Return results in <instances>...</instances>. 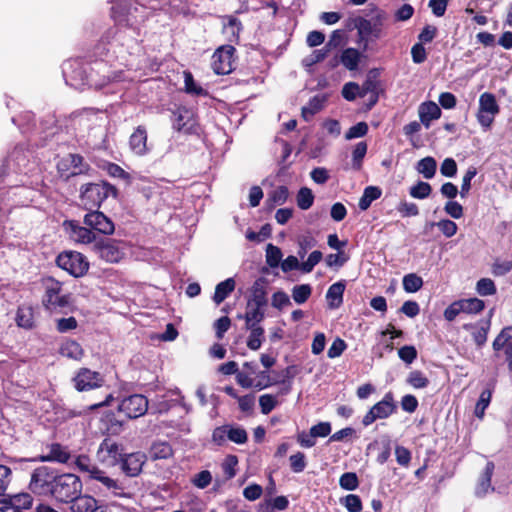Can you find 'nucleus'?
Masks as SVG:
<instances>
[{
  "mask_svg": "<svg viewBox=\"0 0 512 512\" xmlns=\"http://www.w3.org/2000/svg\"><path fill=\"white\" fill-rule=\"evenodd\" d=\"M30 490L37 495L50 496L61 503H70L82 493V481L73 473L40 466L31 474Z\"/></svg>",
  "mask_w": 512,
  "mask_h": 512,
  "instance_id": "1",
  "label": "nucleus"
},
{
  "mask_svg": "<svg viewBox=\"0 0 512 512\" xmlns=\"http://www.w3.org/2000/svg\"><path fill=\"white\" fill-rule=\"evenodd\" d=\"M44 293L41 298L42 306L49 313L67 314L74 311V299L70 292H65L63 283L53 277L42 280Z\"/></svg>",
  "mask_w": 512,
  "mask_h": 512,
  "instance_id": "2",
  "label": "nucleus"
},
{
  "mask_svg": "<svg viewBox=\"0 0 512 512\" xmlns=\"http://www.w3.org/2000/svg\"><path fill=\"white\" fill-rule=\"evenodd\" d=\"M118 189L107 181L89 182L81 185L79 189V201L81 207L88 211L99 209L102 203L109 197L117 198Z\"/></svg>",
  "mask_w": 512,
  "mask_h": 512,
  "instance_id": "3",
  "label": "nucleus"
},
{
  "mask_svg": "<svg viewBox=\"0 0 512 512\" xmlns=\"http://www.w3.org/2000/svg\"><path fill=\"white\" fill-rule=\"evenodd\" d=\"M371 12L374 13L371 19L357 17L355 19V27L361 41L364 42L363 50L368 48V42L378 40L382 37V27L387 19L385 11L380 10L376 5H371Z\"/></svg>",
  "mask_w": 512,
  "mask_h": 512,
  "instance_id": "4",
  "label": "nucleus"
},
{
  "mask_svg": "<svg viewBox=\"0 0 512 512\" xmlns=\"http://www.w3.org/2000/svg\"><path fill=\"white\" fill-rule=\"evenodd\" d=\"M56 264L75 278L86 275L90 267L86 256L77 251L61 252L56 258Z\"/></svg>",
  "mask_w": 512,
  "mask_h": 512,
  "instance_id": "5",
  "label": "nucleus"
},
{
  "mask_svg": "<svg viewBox=\"0 0 512 512\" xmlns=\"http://www.w3.org/2000/svg\"><path fill=\"white\" fill-rule=\"evenodd\" d=\"M121 241L112 238H98L91 250L101 260L108 263H118L124 258V250L120 246Z\"/></svg>",
  "mask_w": 512,
  "mask_h": 512,
  "instance_id": "6",
  "label": "nucleus"
},
{
  "mask_svg": "<svg viewBox=\"0 0 512 512\" xmlns=\"http://www.w3.org/2000/svg\"><path fill=\"white\" fill-rule=\"evenodd\" d=\"M236 49L234 46L226 44L218 47L211 61V68L217 75H228L235 69Z\"/></svg>",
  "mask_w": 512,
  "mask_h": 512,
  "instance_id": "7",
  "label": "nucleus"
},
{
  "mask_svg": "<svg viewBox=\"0 0 512 512\" xmlns=\"http://www.w3.org/2000/svg\"><path fill=\"white\" fill-rule=\"evenodd\" d=\"M172 126L177 132L186 135L199 134L200 126L196 113L185 106L177 107L173 112Z\"/></svg>",
  "mask_w": 512,
  "mask_h": 512,
  "instance_id": "8",
  "label": "nucleus"
},
{
  "mask_svg": "<svg viewBox=\"0 0 512 512\" xmlns=\"http://www.w3.org/2000/svg\"><path fill=\"white\" fill-rule=\"evenodd\" d=\"M396 411L397 404L394 400V396L391 392H388L381 401L375 403L363 416L362 424L364 427H368L377 420L387 419Z\"/></svg>",
  "mask_w": 512,
  "mask_h": 512,
  "instance_id": "9",
  "label": "nucleus"
},
{
  "mask_svg": "<svg viewBox=\"0 0 512 512\" xmlns=\"http://www.w3.org/2000/svg\"><path fill=\"white\" fill-rule=\"evenodd\" d=\"M83 224L88 226L95 234L110 236L115 232L113 220L99 209L88 210L83 217Z\"/></svg>",
  "mask_w": 512,
  "mask_h": 512,
  "instance_id": "10",
  "label": "nucleus"
},
{
  "mask_svg": "<svg viewBox=\"0 0 512 512\" xmlns=\"http://www.w3.org/2000/svg\"><path fill=\"white\" fill-rule=\"evenodd\" d=\"M500 112V107L493 93L484 92L479 97V109L477 120L484 128H490L495 116Z\"/></svg>",
  "mask_w": 512,
  "mask_h": 512,
  "instance_id": "11",
  "label": "nucleus"
},
{
  "mask_svg": "<svg viewBox=\"0 0 512 512\" xmlns=\"http://www.w3.org/2000/svg\"><path fill=\"white\" fill-rule=\"evenodd\" d=\"M148 409V400L141 394H133L124 398L118 405L119 412L127 418L134 419L143 416Z\"/></svg>",
  "mask_w": 512,
  "mask_h": 512,
  "instance_id": "12",
  "label": "nucleus"
},
{
  "mask_svg": "<svg viewBox=\"0 0 512 512\" xmlns=\"http://www.w3.org/2000/svg\"><path fill=\"white\" fill-rule=\"evenodd\" d=\"M62 226L69 238L77 243L94 245L98 239L88 226H81L77 220H64Z\"/></svg>",
  "mask_w": 512,
  "mask_h": 512,
  "instance_id": "13",
  "label": "nucleus"
},
{
  "mask_svg": "<svg viewBox=\"0 0 512 512\" xmlns=\"http://www.w3.org/2000/svg\"><path fill=\"white\" fill-rule=\"evenodd\" d=\"M97 453L102 462L110 465L119 463L124 455L122 446L111 438H105L101 442Z\"/></svg>",
  "mask_w": 512,
  "mask_h": 512,
  "instance_id": "14",
  "label": "nucleus"
},
{
  "mask_svg": "<svg viewBox=\"0 0 512 512\" xmlns=\"http://www.w3.org/2000/svg\"><path fill=\"white\" fill-rule=\"evenodd\" d=\"M147 457L143 452L124 454L120 460L121 470L129 477L138 476L145 464Z\"/></svg>",
  "mask_w": 512,
  "mask_h": 512,
  "instance_id": "15",
  "label": "nucleus"
},
{
  "mask_svg": "<svg viewBox=\"0 0 512 512\" xmlns=\"http://www.w3.org/2000/svg\"><path fill=\"white\" fill-rule=\"evenodd\" d=\"M147 141L148 133L146 127L143 125L137 126L129 137L130 151L139 157L147 155L150 151Z\"/></svg>",
  "mask_w": 512,
  "mask_h": 512,
  "instance_id": "16",
  "label": "nucleus"
},
{
  "mask_svg": "<svg viewBox=\"0 0 512 512\" xmlns=\"http://www.w3.org/2000/svg\"><path fill=\"white\" fill-rule=\"evenodd\" d=\"M78 391H86L101 386L102 378L98 372L83 368L73 379Z\"/></svg>",
  "mask_w": 512,
  "mask_h": 512,
  "instance_id": "17",
  "label": "nucleus"
},
{
  "mask_svg": "<svg viewBox=\"0 0 512 512\" xmlns=\"http://www.w3.org/2000/svg\"><path fill=\"white\" fill-rule=\"evenodd\" d=\"M267 285L268 281L264 277L256 279L251 287L250 296L247 300V306H267Z\"/></svg>",
  "mask_w": 512,
  "mask_h": 512,
  "instance_id": "18",
  "label": "nucleus"
},
{
  "mask_svg": "<svg viewBox=\"0 0 512 512\" xmlns=\"http://www.w3.org/2000/svg\"><path fill=\"white\" fill-rule=\"evenodd\" d=\"M70 503L72 512H104L97 500L90 495L80 494Z\"/></svg>",
  "mask_w": 512,
  "mask_h": 512,
  "instance_id": "19",
  "label": "nucleus"
},
{
  "mask_svg": "<svg viewBox=\"0 0 512 512\" xmlns=\"http://www.w3.org/2000/svg\"><path fill=\"white\" fill-rule=\"evenodd\" d=\"M418 112L420 121L426 128L430 127L432 120H436L441 117V109L433 101L423 102L419 106Z\"/></svg>",
  "mask_w": 512,
  "mask_h": 512,
  "instance_id": "20",
  "label": "nucleus"
},
{
  "mask_svg": "<svg viewBox=\"0 0 512 512\" xmlns=\"http://www.w3.org/2000/svg\"><path fill=\"white\" fill-rule=\"evenodd\" d=\"M494 469H495L494 463L492 461H488L486 463V466H485L483 472L481 473V475L478 479V483L475 488V494L478 497H483L487 494V492L489 490H493V488L491 487V478H492Z\"/></svg>",
  "mask_w": 512,
  "mask_h": 512,
  "instance_id": "21",
  "label": "nucleus"
},
{
  "mask_svg": "<svg viewBox=\"0 0 512 512\" xmlns=\"http://www.w3.org/2000/svg\"><path fill=\"white\" fill-rule=\"evenodd\" d=\"M327 95L318 94L313 96L307 106L302 107L301 116L306 121L309 122L315 114L320 112L327 102Z\"/></svg>",
  "mask_w": 512,
  "mask_h": 512,
  "instance_id": "22",
  "label": "nucleus"
},
{
  "mask_svg": "<svg viewBox=\"0 0 512 512\" xmlns=\"http://www.w3.org/2000/svg\"><path fill=\"white\" fill-rule=\"evenodd\" d=\"M346 288V283L344 280H340L334 284H332L326 293V298L328 301V306L331 309L339 308L343 303V294Z\"/></svg>",
  "mask_w": 512,
  "mask_h": 512,
  "instance_id": "23",
  "label": "nucleus"
},
{
  "mask_svg": "<svg viewBox=\"0 0 512 512\" xmlns=\"http://www.w3.org/2000/svg\"><path fill=\"white\" fill-rule=\"evenodd\" d=\"M1 504L9 505L16 510H28L31 508L33 498L29 493H19L14 495L5 494V500L0 501Z\"/></svg>",
  "mask_w": 512,
  "mask_h": 512,
  "instance_id": "24",
  "label": "nucleus"
},
{
  "mask_svg": "<svg viewBox=\"0 0 512 512\" xmlns=\"http://www.w3.org/2000/svg\"><path fill=\"white\" fill-rule=\"evenodd\" d=\"M70 459V453L65 447L58 443H54L50 446L49 453L47 455L40 456L42 462H59L67 463Z\"/></svg>",
  "mask_w": 512,
  "mask_h": 512,
  "instance_id": "25",
  "label": "nucleus"
},
{
  "mask_svg": "<svg viewBox=\"0 0 512 512\" xmlns=\"http://www.w3.org/2000/svg\"><path fill=\"white\" fill-rule=\"evenodd\" d=\"M235 280L228 278L216 285L213 295V301L219 305L221 304L235 289Z\"/></svg>",
  "mask_w": 512,
  "mask_h": 512,
  "instance_id": "26",
  "label": "nucleus"
},
{
  "mask_svg": "<svg viewBox=\"0 0 512 512\" xmlns=\"http://www.w3.org/2000/svg\"><path fill=\"white\" fill-rule=\"evenodd\" d=\"M70 166L73 168V171L67 176H76V175H88L91 167L88 163L84 161V157L80 154L70 153L67 155Z\"/></svg>",
  "mask_w": 512,
  "mask_h": 512,
  "instance_id": "27",
  "label": "nucleus"
},
{
  "mask_svg": "<svg viewBox=\"0 0 512 512\" xmlns=\"http://www.w3.org/2000/svg\"><path fill=\"white\" fill-rule=\"evenodd\" d=\"M152 460L168 459L173 456V449L166 441L154 442L149 450Z\"/></svg>",
  "mask_w": 512,
  "mask_h": 512,
  "instance_id": "28",
  "label": "nucleus"
},
{
  "mask_svg": "<svg viewBox=\"0 0 512 512\" xmlns=\"http://www.w3.org/2000/svg\"><path fill=\"white\" fill-rule=\"evenodd\" d=\"M381 195H382V190L378 186H367L364 189L361 198L359 199V202H358L359 209L362 211L367 210L371 206V203L373 201L379 199L381 197Z\"/></svg>",
  "mask_w": 512,
  "mask_h": 512,
  "instance_id": "29",
  "label": "nucleus"
},
{
  "mask_svg": "<svg viewBox=\"0 0 512 512\" xmlns=\"http://www.w3.org/2000/svg\"><path fill=\"white\" fill-rule=\"evenodd\" d=\"M505 347V352H512V326L504 327L493 341V349L495 351H499Z\"/></svg>",
  "mask_w": 512,
  "mask_h": 512,
  "instance_id": "30",
  "label": "nucleus"
},
{
  "mask_svg": "<svg viewBox=\"0 0 512 512\" xmlns=\"http://www.w3.org/2000/svg\"><path fill=\"white\" fill-rule=\"evenodd\" d=\"M289 196V190L286 186L281 185L271 191L266 200V205L273 209L276 205H283Z\"/></svg>",
  "mask_w": 512,
  "mask_h": 512,
  "instance_id": "31",
  "label": "nucleus"
},
{
  "mask_svg": "<svg viewBox=\"0 0 512 512\" xmlns=\"http://www.w3.org/2000/svg\"><path fill=\"white\" fill-rule=\"evenodd\" d=\"M266 306H247L246 307V313H245V322L247 327H253L258 326V324L264 319L265 317V309Z\"/></svg>",
  "mask_w": 512,
  "mask_h": 512,
  "instance_id": "32",
  "label": "nucleus"
},
{
  "mask_svg": "<svg viewBox=\"0 0 512 512\" xmlns=\"http://www.w3.org/2000/svg\"><path fill=\"white\" fill-rule=\"evenodd\" d=\"M17 325L25 329H31L34 326L33 308L30 306L19 307L16 316Z\"/></svg>",
  "mask_w": 512,
  "mask_h": 512,
  "instance_id": "33",
  "label": "nucleus"
},
{
  "mask_svg": "<svg viewBox=\"0 0 512 512\" xmlns=\"http://www.w3.org/2000/svg\"><path fill=\"white\" fill-rule=\"evenodd\" d=\"M436 169L437 162L431 156L424 157L417 163L418 172L421 173L426 179L433 178L436 173Z\"/></svg>",
  "mask_w": 512,
  "mask_h": 512,
  "instance_id": "34",
  "label": "nucleus"
},
{
  "mask_svg": "<svg viewBox=\"0 0 512 512\" xmlns=\"http://www.w3.org/2000/svg\"><path fill=\"white\" fill-rule=\"evenodd\" d=\"M361 54L355 48H347L341 54V62L348 70H355L358 67Z\"/></svg>",
  "mask_w": 512,
  "mask_h": 512,
  "instance_id": "35",
  "label": "nucleus"
},
{
  "mask_svg": "<svg viewBox=\"0 0 512 512\" xmlns=\"http://www.w3.org/2000/svg\"><path fill=\"white\" fill-rule=\"evenodd\" d=\"M402 284L407 293H415L422 288L423 279L415 273H409L403 277Z\"/></svg>",
  "mask_w": 512,
  "mask_h": 512,
  "instance_id": "36",
  "label": "nucleus"
},
{
  "mask_svg": "<svg viewBox=\"0 0 512 512\" xmlns=\"http://www.w3.org/2000/svg\"><path fill=\"white\" fill-rule=\"evenodd\" d=\"M297 206L301 210H308L314 202V195L310 188L302 187L299 189L296 196Z\"/></svg>",
  "mask_w": 512,
  "mask_h": 512,
  "instance_id": "37",
  "label": "nucleus"
},
{
  "mask_svg": "<svg viewBox=\"0 0 512 512\" xmlns=\"http://www.w3.org/2000/svg\"><path fill=\"white\" fill-rule=\"evenodd\" d=\"M312 294V287L310 284L295 285L292 288V298L297 304L305 303Z\"/></svg>",
  "mask_w": 512,
  "mask_h": 512,
  "instance_id": "38",
  "label": "nucleus"
},
{
  "mask_svg": "<svg viewBox=\"0 0 512 512\" xmlns=\"http://www.w3.org/2000/svg\"><path fill=\"white\" fill-rule=\"evenodd\" d=\"M282 251L279 247L269 243L266 247V263L271 268H276L282 260Z\"/></svg>",
  "mask_w": 512,
  "mask_h": 512,
  "instance_id": "39",
  "label": "nucleus"
},
{
  "mask_svg": "<svg viewBox=\"0 0 512 512\" xmlns=\"http://www.w3.org/2000/svg\"><path fill=\"white\" fill-rule=\"evenodd\" d=\"M251 330L247 340V346L251 350H257L260 348L262 338L264 335V329L260 326L247 327Z\"/></svg>",
  "mask_w": 512,
  "mask_h": 512,
  "instance_id": "40",
  "label": "nucleus"
},
{
  "mask_svg": "<svg viewBox=\"0 0 512 512\" xmlns=\"http://www.w3.org/2000/svg\"><path fill=\"white\" fill-rule=\"evenodd\" d=\"M367 143L365 141L358 142L352 152V163L355 170H359L362 166V161L367 153Z\"/></svg>",
  "mask_w": 512,
  "mask_h": 512,
  "instance_id": "41",
  "label": "nucleus"
},
{
  "mask_svg": "<svg viewBox=\"0 0 512 512\" xmlns=\"http://www.w3.org/2000/svg\"><path fill=\"white\" fill-rule=\"evenodd\" d=\"M228 22L224 25V30L230 32V41H238L240 32L243 29L241 21L234 16H227Z\"/></svg>",
  "mask_w": 512,
  "mask_h": 512,
  "instance_id": "42",
  "label": "nucleus"
},
{
  "mask_svg": "<svg viewBox=\"0 0 512 512\" xmlns=\"http://www.w3.org/2000/svg\"><path fill=\"white\" fill-rule=\"evenodd\" d=\"M492 397V391L490 389H485L480 394L479 400L476 403L474 414L478 418H483L484 413L488 405L490 404Z\"/></svg>",
  "mask_w": 512,
  "mask_h": 512,
  "instance_id": "43",
  "label": "nucleus"
},
{
  "mask_svg": "<svg viewBox=\"0 0 512 512\" xmlns=\"http://www.w3.org/2000/svg\"><path fill=\"white\" fill-rule=\"evenodd\" d=\"M476 291L480 296H490L497 292L494 281L490 278H481L476 283Z\"/></svg>",
  "mask_w": 512,
  "mask_h": 512,
  "instance_id": "44",
  "label": "nucleus"
},
{
  "mask_svg": "<svg viewBox=\"0 0 512 512\" xmlns=\"http://www.w3.org/2000/svg\"><path fill=\"white\" fill-rule=\"evenodd\" d=\"M462 306V312L479 313L485 308V303L479 298H469L459 301Z\"/></svg>",
  "mask_w": 512,
  "mask_h": 512,
  "instance_id": "45",
  "label": "nucleus"
},
{
  "mask_svg": "<svg viewBox=\"0 0 512 512\" xmlns=\"http://www.w3.org/2000/svg\"><path fill=\"white\" fill-rule=\"evenodd\" d=\"M432 192V187L428 182L418 181V183L410 188L409 194L416 199H425Z\"/></svg>",
  "mask_w": 512,
  "mask_h": 512,
  "instance_id": "46",
  "label": "nucleus"
},
{
  "mask_svg": "<svg viewBox=\"0 0 512 512\" xmlns=\"http://www.w3.org/2000/svg\"><path fill=\"white\" fill-rule=\"evenodd\" d=\"M339 485L342 489L347 491H354L359 487V480L354 472H346L341 475Z\"/></svg>",
  "mask_w": 512,
  "mask_h": 512,
  "instance_id": "47",
  "label": "nucleus"
},
{
  "mask_svg": "<svg viewBox=\"0 0 512 512\" xmlns=\"http://www.w3.org/2000/svg\"><path fill=\"white\" fill-rule=\"evenodd\" d=\"M12 471L5 465H0V501L5 500V491L11 482Z\"/></svg>",
  "mask_w": 512,
  "mask_h": 512,
  "instance_id": "48",
  "label": "nucleus"
},
{
  "mask_svg": "<svg viewBox=\"0 0 512 512\" xmlns=\"http://www.w3.org/2000/svg\"><path fill=\"white\" fill-rule=\"evenodd\" d=\"M298 244L299 249L297 254L299 257L303 258L307 254L308 250L317 245V240L310 234L302 235L299 237Z\"/></svg>",
  "mask_w": 512,
  "mask_h": 512,
  "instance_id": "49",
  "label": "nucleus"
},
{
  "mask_svg": "<svg viewBox=\"0 0 512 512\" xmlns=\"http://www.w3.org/2000/svg\"><path fill=\"white\" fill-rule=\"evenodd\" d=\"M323 254L319 250H315L310 253L308 259L301 263V271L303 273H310L314 267L322 260Z\"/></svg>",
  "mask_w": 512,
  "mask_h": 512,
  "instance_id": "50",
  "label": "nucleus"
},
{
  "mask_svg": "<svg viewBox=\"0 0 512 512\" xmlns=\"http://www.w3.org/2000/svg\"><path fill=\"white\" fill-rule=\"evenodd\" d=\"M341 503L349 512H361L362 501L356 494H349L341 499Z\"/></svg>",
  "mask_w": 512,
  "mask_h": 512,
  "instance_id": "51",
  "label": "nucleus"
},
{
  "mask_svg": "<svg viewBox=\"0 0 512 512\" xmlns=\"http://www.w3.org/2000/svg\"><path fill=\"white\" fill-rule=\"evenodd\" d=\"M278 404L277 396L271 394L261 395L259 405L261 412L265 415L269 414Z\"/></svg>",
  "mask_w": 512,
  "mask_h": 512,
  "instance_id": "52",
  "label": "nucleus"
},
{
  "mask_svg": "<svg viewBox=\"0 0 512 512\" xmlns=\"http://www.w3.org/2000/svg\"><path fill=\"white\" fill-rule=\"evenodd\" d=\"M369 127L368 124L364 121L358 122L357 124L351 126L345 134V138L347 140L360 138L365 136L368 133Z\"/></svg>",
  "mask_w": 512,
  "mask_h": 512,
  "instance_id": "53",
  "label": "nucleus"
},
{
  "mask_svg": "<svg viewBox=\"0 0 512 512\" xmlns=\"http://www.w3.org/2000/svg\"><path fill=\"white\" fill-rule=\"evenodd\" d=\"M228 439L236 444H244L248 440L247 432L242 427L229 426Z\"/></svg>",
  "mask_w": 512,
  "mask_h": 512,
  "instance_id": "54",
  "label": "nucleus"
},
{
  "mask_svg": "<svg viewBox=\"0 0 512 512\" xmlns=\"http://www.w3.org/2000/svg\"><path fill=\"white\" fill-rule=\"evenodd\" d=\"M289 461L291 470L295 473L303 472L307 465L305 454L302 452L291 455Z\"/></svg>",
  "mask_w": 512,
  "mask_h": 512,
  "instance_id": "55",
  "label": "nucleus"
},
{
  "mask_svg": "<svg viewBox=\"0 0 512 512\" xmlns=\"http://www.w3.org/2000/svg\"><path fill=\"white\" fill-rule=\"evenodd\" d=\"M185 90L189 94L197 96L206 95L207 92L201 86L197 85L192 74L190 72L185 73Z\"/></svg>",
  "mask_w": 512,
  "mask_h": 512,
  "instance_id": "56",
  "label": "nucleus"
},
{
  "mask_svg": "<svg viewBox=\"0 0 512 512\" xmlns=\"http://www.w3.org/2000/svg\"><path fill=\"white\" fill-rule=\"evenodd\" d=\"M407 382L417 389L425 388L429 384V380L418 370L410 372Z\"/></svg>",
  "mask_w": 512,
  "mask_h": 512,
  "instance_id": "57",
  "label": "nucleus"
},
{
  "mask_svg": "<svg viewBox=\"0 0 512 512\" xmlns=\"http://www.w3.org/2000/svg\"><path fill=\"white\" fill-rule=\"evenodd\" d=\"M238 458L235 455H228L222 464L223 472L227 479H232L236 475V466Z\"/></svg>",
  "mask_w": 512,
  "mask_h": 512,
  "instance_id": "58",
  "label": "nucleus"
},
{
  "mask_svg": "<svg viewBox=\"0 0 512 512\" xmlns=\"http://www.w3.org/2000/svg\"><path fill=\"white\" fill-rule=\"evenodd\" d=\"M348 259L349 257L345 254L344 251H339L335 254H328L325 258V262L328 267H341L348 261Z\"/></svg>",
  "mask_w": 512,
  "mask_h": 512,
  "instance_id": "59",
  "label": "nucleus"
},
{
  "mask_svg": "<svg viewBox=\"0 0 512 512\" xmlns=\"http://www.w3.org/2000/svg\"><path fill=\"white\" fill-rule=\"evenodd\" d=\"M436 225L447 238H450L457 233V224L452 220L442 219L436 223Z\"/></svg>",
  "mask_w": 512,
  "mask_h": 512,
  "instance_id": "60",
  "label": "nucleus"
},
{
  "mask_svg": "<svg viewBox=\"0 0 512 512\" xmlns=\"http://www.w3.org/2000/svg\"><path fill=\"white\" fill-rule=\"evenodd\" d=\"M106 171L108 175L111 177L120 178L125 180L126 182L130 181V174L116 163H108Z\"/></svg>",
  "mask_w": 512,
  "mask_h": 512,
  "instance_id": "61",
  "label": "nucleus"
},
{
  "mask_svg": "<svg viewBox=\"0 0 512 512\" xmlns=\"http://www.w3.org/2000/svg\"><path fill=\"white\" fill-rule=\"evenodd\" d=\"M397 211L403 217H412L417 216L419 214L418 206L415 203L402 201L397 206Z\"/></svg>",
  "mask_w": 512,
  "mask_h": 512,
  "instance_id": "62",
  "label": "nucleus"
},
{
  "mask_svg": "<svg viewBox=\"0 0 512 512\" xmlns=\"http://www.w3.org/2000/svg\"><path fill=\"white\" fill-rule=\"evenodd\" d=\"M440 173L445 177H454L457 173V163L453 158H446L440 166Z\"/></svg>",
  "mask_w": 512,
  "mask_h": 512,
  "instance_id": "63",
  "label": "nucleus"
},
{
  "mask_svg": "<svg viewBox=\"0 0 512 512\" xmlns=\"http://www.w3.org/2000/svg\"><path fill=\"white\" fill-rule=\"evenodd\" d=\"M342 96L347 101H353L356 99L357 95H359L360 87L355 82H348L342 88Z\"/></svg>",
  "mask_w": 512,
  "mask_h": 512,
  "instance_id": "64",
  "label": "nucleus"
}]
</instances>
